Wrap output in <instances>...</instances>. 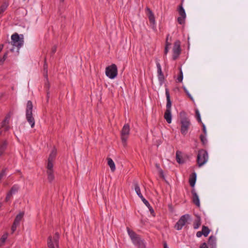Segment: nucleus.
<instances>
[{"label": "nucleus", "instance_id": "f257e3e1", "mask_svg": "<svg viewBox=\"0 0 248 248\" xmlns=\"http://www.w3.org/2000/svg\"><path fill=\"white\" fill-rule=\"evenodd\" d=\"M127 232L132 242L137 248H146V244L143 239L137 234L133 231L130 230L128 227L126 228Z\"/></svg>", "mask_w": 248, "mask_h": 248}, {"label": "nucleus", "instance_id": "f03ea898", "mask_svg": "<svg viewBox=\"0 0 248 248\" xmlns=\"http://www.w3.org/2000/svg\"><path fill=\"white\" fill-rule=\"evenodd\" d=\"M165 94L167 98L166 109L164 114V118L168 124L171 122L172 116L171 114V107L172 102L170 100L169 90L168 88L165 89Z\"/></svg>", "mask_w": 248, "mask_h": 248}, {"label": "nucleus", "instance_id": "7ed1b4c3", "mask_svg": "<svg viewBox=\"0 0 248 248\" xmlns=\"http://www.w3.org/2000/svg\"><path fill=\"white\" fill-rule=\"evenodd\" d=\"M11 42H8V44L11 47L10 50L11 52L14 51L15 46L17 47V52L18 53L19 48L23 45V38L20 39L19 35L17 33H15L11 36Z\"/></svg>", "mask_w": 248, "mask_h": 248}, {"label": "nucleus", "instance_id": "20e7f679", "mask_svg": "<svg viewBox=\"0 0 248 248\" xmlns=\"http://www.w3.org/2000/svg\"><path fill=\"white\" fill-rule=\"evenodd\" d=\"M32 103L31 101L29 100L27 102L26 108V118L31 128L34 127L35 125V120L32 116Z\"/></svg>", "mask_w": 248, "mask_h": 248}, {"label": "nucleus", "instance_id": "39448f33", "mask_svg": "<svg viewBox=\"0 0 248 248\" xmlns=\"http://www.w3.org/2000/svg\"><path fill=\"white\" fill-rule=\"evenodd\" d=\"M59 233L57 232L53 236H49L47 240L48 248H59Z\"/></svg>", "mask_w": 248, "mask_h": 248}, {"label": "nucleus", "instance_id": "423d86ee", "mask_svg": "<svg viewBox=\"0 0 248 248\" xmlns=\"http://www.w3.org/2000/svg\"><path fill=\"white\" fill-rule=\"evenodd\" d=\"M208 155L207 152L203 149L200 150L197 155V162L199 167L203 165L207 161Z\"/></svg>", "mask_w": 248, "mask_h": 248}, {"label": "nucleus", "instance_id": "0eeeda50", "mask_svg": "<svg viewBox=\"0 0 248 248\" xmlns=\"http://www.w3.org/2000/svg\"><path fill=\"white\" fill-rule=\"evenodd\" d=\"M118 74L117 67L116 64H112L106 68V75L110 79L115 78Z\"/></svg>", "mask_w": 248, "mask_h": 248}, {"label": "nucleus", "instance_id": "6e6552de", "mask_svg": "<svg viewBox=\"0 0 248 248\" xmlns=\"http://www.w3.org/2000/svg\"><path fill=\"white\" fill-rule=\"evenodd\" d=\"M130 132V127L128 124H125L121 130V138L124 146L126 145V141L128 138Z\"/></svg>", "mask_w": 248, "mask_h": 248}, {"label": "nucleus", "instance_id": "1a4fd4ad", "mask_svg": "<svg viewBox=\"0 0 248 248\" xmlns=\"http://www.w3.org/2000/svg\"><path fill=\"white\" fill-rule=\"evenodd\" d=\"M181 132L185 135L187 134L188 130L191 124L190 120L187 117H184L181 119Z\"/></svg>", "mask_w": 248, "mask_h": 248}, {"label": "nucleus", "instance_id": "9d476101", "mask_svg": "<svg viewBox=\"0 0 248 248\" xmlns=\"http://www.w3.org/2000/svg\"><path fill=\"white\" fill-rule=\"evenodd\" d=\"M190 219V216L188 214H185L181 217L175 225L174 228L177 230H181L183 227L184 226L187 221Z\"/></svg>", "mask_w": 248, "mask_h": 248}, {"label": "nucleus", "instance_id": "9b49d317", "mask_svg": "<svg viewBox=\"0 0 248 248\" xmlns=\"http://www.w3.org/2000/svg\"><path fill=\"white\" fill-rule=\"evenodd\" d=\"M181 52V42L179 40L176 41L172 48V59L176 60L180 56Z\"/></svg>", "mask_w": 248, "mask_h": 248}, {"label": "nucleus", "instance_id": "f8f14e48", "mask_svg": "<svg viewBox=\"0 0 248 248\" xmlns=\"http://www.w3.org/2000/svg\"><path fill=\"white\" fill-rule=\"evenodd\" d=\"M24 214L23 212H20L16 217V218L11 227V231L12 233L16 231L17 227L19 225L20 222L23 218Z\"/></svg>", "mask_w": 248, "mask_h": 248}, {"label": "nucleus", "instance_id": "ddd939ff", "mask_svg": "<svg viewBox=\"0 0 248 248\" xmlns=\"http://www.w3.org/2000/svg\"><path fill=\"white\" fill-rule=\"evenodd\" d=\"M9 116H6L0 124V136L2 134L3 130L7 131L9 129Z\"/></svg>", "mask_w": 248, "mask_h": 248}, {"label": "nucleus", "instance_id": "4468645a", "mask_svg": "<svg viewBox=\"0 0 248 248\" xmlns=\"http://www.w3.org/2000/svg\"><path fill=\"white\" fill-rule=\"evenodd\" d=\"M156 64L157 69V76L158 80L160 84H162L164 81V76L162 71L161 66L158 61H156Z\"/></svg>", "mask_w": 248, "mask_h": 248}, {"label": "nucleus", "instance_id": "2eb2a0df", "mask_svg": "<svg viewBox=\"0 0 248 248\" xmlns=\"http://www.w3.org/2000/svg\"><path fill=\"white\" fill-rule=\"evenodd\" d=\"M191 193L192 195V202L197 206H200V199L198 194H197L195 189L193 188L191 190Z\"/></svg>", "mask_w": 248, "mask_h": 248}, {"label": "nucleus", "instance_id": "dca6fc26", "mask_svg": "<svg viewBox=\"0 0 248 248\" xmlns=\"http://www.w3.org/2000/svg\"><path fill=\"white\" fill-rule=\"evenodd\" d=\"M216 238L213 235H211L209 237L208 244L210 248H217Z\"/></svg>", "mask_w": 248, "mask_h": 248}, {"label": "nucleus", "instance_id": "f3484780", "mask_svg": "<svg viewBox=\"0 0 248 248\" xmlns=\"http://www.w3.org/2000/svg\"><path fill=\"white\" fill-rule=\"evenodd\" d=\"M196 218L193 222V228L195 230L198 229L201 225V218L200 216L196 215Z\"/></svg>", "mask_w": 248, "mask_h": 248}, {"label": "nucleus", "instance_id": "a211bd4d", "mask_svg": "<svg viewBox=\"0 0 248 248\" xmlns=\"http://www.w3.org/2000/svg\"><path fill=\"white\" fill-rule=\"evenodd\" d=\"M197 179L196 173L194 172L190 175L189 179V183L191 187H194Z\"/></svg>", "mask_w": 248, "mask_h": 248}, {"label": "nucleus", "instance_id": "6ab92c4d", "mask_svg": "<svg viewBox=\"0 0 248 248\" xmlns=\"http://www.w3.org/2000/svg\"><path fill=\"white\" fill-rule=\"evenodd\" d=\"M176 160L179 164H184L185 163L184 159H183L182 156V152L177 151L176 153Z\"/></svg>", "mask_w": 248, "mask_h": 248}, {"label": "nucleus", "instance_id": "aec40b11", "mask_svg": "<svg viewBox=\"0 0 248 248\" xmlns=\"http://www.w3.org/2000/svg\"><path fill=\"white\" fill-rule=\"evenodd\" d=\"M8 143L6 140L3 141L0 144V157L3 154L4 151L7 148Z\"/></svg>", "mask_w": 248, "mask_h": 248}, {"label": "nucleus", "instance_id": "412c9836", "mask_svg": "<svg viewBox=\"0 0 248 248\" xmlns=\"http://www.w3.org/2000/svg\"><path fill=\"white\" fill-rule=\"evenodd\" d=\"M134 186H135V191H136L137 194L138 195V196L141 199H143L144 197L141 193L140 189V187L138 184L136 183L134 184Z\"/></svg>", "mask_w": 248, "mask_h": 248}, {"label": "nucleus", "instance_id": "4be33fe9", "mask_svg": "<svg viewBox=\"0 0 248 248\" xmlns=\"http://www.w3.org/2000/svg\"><path fill=\"white\" fill-rule=\"evenodd\" d=\"M47 179L49 182H52L54 179V175L53 170H46Z\"/></svg>", "mask_w": 248, "mask_h": 248}, {"label": "nucleus", "instance_id": "5701e85b", "mask_svg": "<svg viewBox=\"0 0 248 248\" xmlns=\"http://www.w3.org/2000/svg\"><path fill=\"white\" fill-rule=\"evenodd\" d=\"M108 164L109 166L112 171H114L115 170V165L114 162L111 158H108Z\"/></svg>", "mask_w": 248, "mask_h": 248}, {"label": "nucleus", "instance_id": "b1692460", "mask_svg": "<svg viewBox=\"0 0 248 248\" xmlns=\"http://www.w3.org/2000/svg\"><path fill=\"white\" fill-rule=\"evenodd\" d=\"M8 233L5 232L4 233L0 238V247H2L4 245L6 239H7Z\"/></svg>", "mask_w": 248, "mask_h": 248}, {"label": "nucleus", "instance_id": "393cba45", "mask_svg": "<svg viewBox=\"0 0 248 248\" xmlns=\"http://www.w3.org/2000/svg\"><path fill=\"white\" fill-rule=\"evenodd\" d=\"M57 155V151L55 149H53L50 153L48 160L52 161L54 160Z\"/></svg>", "mask_w": 248, "mask_h": 248}, {"label": "nucleus", "instance_id": "a878e982", "mask_svg": "<svg viewBox=\"0 0 248 248\" xmlns=\"http://www.w3.org/2000/svg\"><path fill=\"white\" fill-rule=\"evenodd\" d=\"M141 200H142L143 202L146 205V206L148 207L151 213V214L154 213V210L153 209V208L152 207V206L150 205L149 202L144 198H143V199H142Z\"/></svg>", "mask_w": 248, "mask_h": 248}, {"label": "nucleus", "instance_id": "bb28decb", "mask_svg": "<svg viewBox=\"0 0 248 248\" xmlns=\"http://www.w3.org/2000/svg\"><path fill=\"white\" fill-rule=\"evenodd\" d=\"M202 232L203 233V235H204L205 237H206L210 233V230L208 227L202 226Z\"/></svg>", "mask_w": 248, "mask_h": 248}, {"label": "nucleus", "instance_id": "cd10ccee", "mask_svg": "<svg viewBox=\"0 0 248 248\" xmlns=\"http://www.w3.org/2000/svg\"><path fill=\"white\" fill-rule=\"evenodd\" d=\"M178 13L180 16H183V17H186V14L184 8L181 4L179 6Z\"/></svg>", "mask_w": 248, "mask_h": 248}, {"label": "nucleus", "instance_id": "c85d7f7f", "mask_svg": "<svg viewBox=\"0 0 248 248\" xmlns=\"http://www.w3.org/2000/svg\"><path fill=\"white\" fill-rule=\"evenodd\" d=\"M8 3L7 2H4L0 6V15L3 13L7 9L8 6Z\"/></svg>", "mask_w": 248, "mask_h": 248}, {"label": "nucleus", "instance_id": "c756f323", "mask_svg": "<svg viewBox=\"0 0 248 248\" xmlns=\"http://www.w3.org/2000/svg\"><path fill=\"white\" fill-rule=\"evenodd\" d=\"M180 72L177 77V80L178 82H182L183 79V74L182 70V68L180 67L179 68Z\"/></svg>", "mask_w": 248, "mask_h": 248}, {"label": "nucleus", "instance_id": "7c9ffc66", "mask_svg": "<svg viewBox=\"0 0 248 248\" xmlns=\"http://www.w3.org/2000/svg\"><path fill=\"white\" fill-rule=\"evenodd\" d=\"M43 68H44V77L47 80V77H48V75H47V64L46 63V60L45 61V63L44 64Z\"/></svg>", "mask_w": 248, "mask_h": 248}, {"label": "nucleus", "instance_id": "2f4dec72", "mask_svg": "<svg viewBox=\"0 0 248 248\" xmlns=\"http://www.w3.org/2000/svg\"><path fill=\"white\" fill-rule=\"evenodd\" d=\"M19 189V186L17 185H14L11 188L9 192L13 195L16 193Z\"/></svg>", "mask_w": 248, "mask_h": 248}, {"label": "nucleus", "instance_id": "473e14b6", "mask_svg": "<svg viewBox=\"0 0 248 248\" xmlns=\"http://www.w3.org/2000/svg\"><path fill=\"white\" fill-rule=\"evenodd\" d=\"M147 9L150 12V16H149V19L151 23H155V16H154V14H153L152 12L150 10V9L147 8Z\"/></svg>", "mask_w": 248, "mask_h": 248}, {"label": "nucleus", "instance_id": "72a5a7b5", "mask_svg": "<svg viewBox=\"0 0 248 248\" xmlns=\"http://www.w3.org/2000/svg\"><path fill=\"white\" fill-rule=\"evenodd\" d=\"M200 140L203 145H206L207 143V140L205 137V135H201L200 136Z\"/></svg>", "mask_w": 248, "mask_h": 248}, {"label": "nucleus", "instance_id": "f704fd0d", "mask_svg": "<svg viewBox=\"0 0 248 248\" xmlns=\"http://www.w3.org/2000/svg\"><path fill=\"white\" fill-rule=\"evenodd\" d=\"M53 161L48 160V162H47V166H46L47 170H53Z\"/></svg>", "mask_w": 248, "mask_h": 248}, {"label": "nucleus", "instance_id": "c9c22d12", "mask_svg": "<svg viewBox=\"0 0 248 248\" xmlns=\"http://www.w3.org/2000/svg\"><path fill=\"white\" fill-rule=\"evenodd\" d=\"M195 113H196V116L197 120L198 122L199 123H202L200 113L198 109H195Z\"/></svg>", "mask_w": 248, "mask_h": 248}, {"label": "nucleus", "instance_id": "e433bc0d", "mask_svg": "<svg viewBox=\"0 0 248 248\" xmlns=\"http://www.w3.org/2000/svg\"><path fill=\"white\" fill-rule=\"evenodd\" d=\"M186 17H183V16L178 17L177 18L178 22L182 25L185 23Z\"/></svg>", "mask_w": 248, "mask_h": 248}, {"label": "nucleus", "instance_id": "4c0bfd02", "mask_svg": "<svg viewBox=\"0 0 248 248\" xmlns=\"http://www.w3.org/2000/svg\"><path fill=\"white\" fill-rule=\"evenodd\" d=\"M7 169L5 168L3 169L1 172L0 173V180H1V179L3 178V176L6 175V171L7 170Z\"/></svg>", "mask_w": 248, "mask_h": 248}, {"label": "nucleus", "instance_id": "58836bf2", "mask_svg": "<svg viewBox=\"0 0 248 248\" xmlns=\"http://www.w3.org/2000/svg\"><path fill=\"white\" fill-rule=\"evenodd\" d=\"M45 87L46 88V91H47V95L48 96V93H49V92L48 91V90H49V83L48 82V80L46 79V83H45Z\"/></svg>", "mask_w": 248, "mask_h": 248}, {"label": "nucleus", "instance_id": "ea45409f", "mask_svg": "<svg viewBox=\"0 0 248 248\" xmlns=\"http://www.w3.org/2000/svg\"><path fill=\"white\" fill-rule=\"evenodd\" d=\"M57 50V46H54L52 48H51V55H53L56 51Z\"/></svg>", "mask_w": 248, "mask_h": 248}, {"label": "nucleus", "instance_id": "a19ab883", "mask_svg": "<svg viewBox=\"0 0 248 248\" xmlns=\"http://www.w3.org/2000/svg\"><path fill=\"white\" fill-rule=\"evenodd\" d=\"M169 37V34H168V35L166 37V39L165 46H170L171 45V43L169 42V41H168Z\"/></svg>", "mask_w": 248, "mask_h": 248}, {"label": "nucleus", "instance_id": "79ce46f5", "mask_svg": "<svg viewBox=\"0 0 248 248\" xmlns=\"http://www.w3.org/2000/svg\"><path fill=\"white\" fill-rule=\"evenodd\" d=\"M12 196V194L9 191V192L7 193V194L6 195V197L5 198V201L6 202H8Z\"/></svg>", "mask_w": 248, "mask_h": 248}, {"label": "nucleus", "instance_id": "37998d69", "mask_svg": "<svg viewBox=\"0 0 248 248\" xmlns=\"http://www.w3.org/2000/svg\"><path fill=\"white\" fill-rule=\"evenodd\" d=\"M158 171L160 176L162 178L164 179L165 177L163 170L162 169H160V170H159Z\"/></svg>", "mask_w": 248, "mask_h": 248}, {"label": "nucleus", "instance_id": "c03bdc74", "mask_svg": "<svg viewBox=\"0 0 248 248\" xmlns=\"http://www.w3.org/2000/svg\"><path fill=\"white\" fill-rule=\"evenodd\" d=\"M200 248H209L207 246V244L204 242L201 244V245L200 247Z\"/></svg>", "mask_w": 248, "mask_h": 248}, {"label": "nucleus", "instance_id": "a18cd8bd", "mask_svg": "<svg viewBox=\"0 0 248 248\" xmlns=\"http://www.w3.org/2000/svg\"><path fill=\"white\" fill-rule=\"evenodd\" d=\"M170 46H165L164 49V54L166 55L169 52Z\"/></svg>", "mask_w": 248, "mask_h": 248}, {"label": "nucleus", "instance_id": "49530a36", "mask_svg": "<svg viewBox=\"0 0 248 248\" xmlns=\"http://www.w3.org/2000/svg\"><path fill=\"white\" fill-rule=\"evenodd\" d=\"M202 124L203 132L204 135H206L207 132H206V130L205 125L203 123H202Z\"/></svg>", "mask_w": 248, "mask_h": 248}, {"label": "nucleus", "instance_id": "de8ad7c7", "mask_svg": "<svg viewBox=\"0 0 248 248\" xmlns=\"http://www.w3.org/2000/svg\"><path fill=\"white\" fill-rule=\"evenodd\" d=\"M8 52L7 51L6 52L3 56V57H2V61H5V60L6 59V58H7V55H8Z\"/></svg>", "mask_w": 248, "mask_h": 248}, {"label": "nucleus", "instance_id": "09e8293b", "mask_svg": "<svg viewBox=\"0 0 248 248\" xmlns=\"http://www.w3.org/2000/svg\"><path fill=\"white\" fill-rule=\"evenodd\" d=\"M203 235V233L202 231H199L196 233V236L198 237H200Z\"/></svg>", "mask_w": 248, "mask_h": 248}, {"label": "nucleus", "instance_id": "8fccbe9b", "mask_svg": "<svg viewBox=\"0 0 248 248\" xmlns=\"http://www.w3.org/2000/svg\"><path fill=\"white\" fill-rule=\"evenodd\" d=\"M186 95H187V96L190 99V100L192 101H194V99L192 97V96L191 95V94L189 93H188L186 94Z\"/></svg>", "mask_w": 248, "mask_h": 248}, {"label": "nucleus", "instance_id": "3c124183", "mask_svg": "<svg viewBox=\"0 0 248 248\" xmlns=\"http://www.w3.org/2000/svg\"><path fill=\"white\" fill-rule=\"evenodd\" d=\"M182 88H183V90H184V92L186 93V94H187V93H189V92H188V91H187V90L186 89V87H185V86H183L182 87Z\"/></svg>", "mask_w": 248, "mask_h": 248}, {"label": "nucleus", "instance_id": "603ef678", "mask_svg": "<svg viewBox=\"0 0 248 248\" xmlns=\"http://www.w3.org/2000/svg\"><path fill=\"white\" fill-rule=\"evenodd\" d=\"M3 46H4V45L3 44H0V53L2 51V50L3 48Z\"/></svg>", "mask_w": 248, "mask_h": 248}, {"label": "nucleus", "instance_id": "864d4df0", "mask_svg": "<svg viewBox=\"0 0 248 248\" xmlns=\"http://www.w3.org/2000/svg\"><path fill=\"white\" fill-rule=\"evenodd\" d=\"M155 167H156V168L157 169V170H160V169H161L160 168V166H159V164H155Z\"/></svg>", "mask_w": 248, "mask_h": 248}, {"label": "nucleus", "instance_id": "5fc2aeb1", "mask_svg": "<svg viewBox=\"0 0 248 248\" xmlns=\"http://www.w3.org/2000/svg\"><path fill=\"white\" fill-rule=\"evenodd\" d=\"M163 246H164V248H168V246H167V244L166 243V242H164V244H163Z\"/></svg>", "mask_w": 248, "mask_h": 248}, {"label": "nucleus", "instance_id": "6e6d98bb", "mask_svg": "<svg viewBox=\"0 0 248 248\" xmlns=\"http://www.w3.org/2000/svg\"><path fill=\"white\" fill-rule=\"evenodd\" d=\"M4 61H2V58H0V62L3 63Z\"/></svg>", "mask_w": 248, "mask_h": 248}, {"label": "nucleus", "instance_id": "4d7b16f0", "mask_svg": "<svg viewBox=\"0 0 248 248\" xmlns=\"http://www.w3.org/2000/svg\"><path fill=\"white\" fill-rule=\"evenodd\" d=\"M64 0H60V1L61 2H64Z\"/></svg>", "mask_w": 248, "mask_h": 248}, {"label": "nucleus", "instance_id": "13d9d810", "mask_svg": "<svg viewBox=\"0 0 248 248\" xmlns=\"http://www.w3.org/2000/svg\"><path fill=\"white\" fill-rule=\"evenodd\" d=\"M1 206H2V204H1V203H0V208L1 207Z\"/></svg>", "mask_w": 248, "mask_h": 248}, {"label": "nucleus", "instance_id": "bf43d9fd", "mask_svg": "<svg viewBox=\"0 0 248 248\" xmlns=\"http://www.w3.org/2000/svg\"><path fill=\"white\" fill-rule=\"evenodd\" d=\"M23 1H25L26 0H23Z\"/></svg>", "mask_w": 248, "mask_h": 248}]
</instances>
